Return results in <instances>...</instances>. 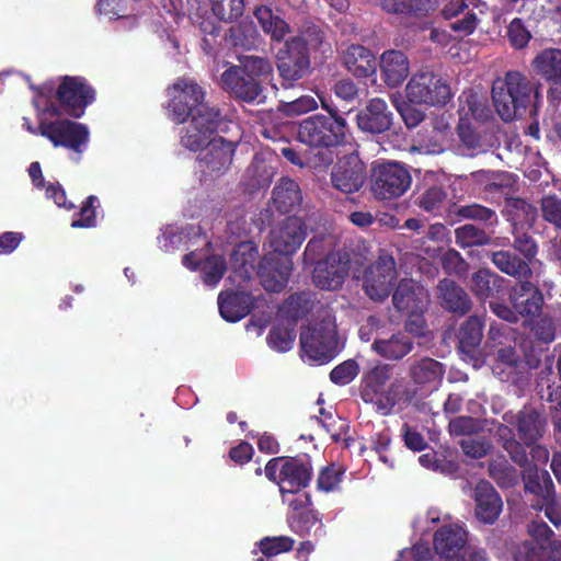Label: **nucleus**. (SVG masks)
I'll list each match as a JSON object with an SVG mask.
<instances>
[{"instance_id": "4be33fe9", "label": "nucleus", "mask_w": 561, "mask_h": 561, "mask_svg": "<svg viewBox=\"0 0 561 561\" xmlns=\"http://www.w3.org/2000/svg\"><path fill=\"white\" fill-rule=\"evenodd\" d=\"M392 119L393 113L387 102L380 98L370 99L356 115L358 128L371 135L388 131L392 126Z\"/></svg>"}, {"instance_id": "4468645a", "label": "nucleus", "mask_w": 561, "mask_h": 561, "mask_svg": "<svg viewBox=\"0 0 561 561\" xmlns=\"http://www.w3.org/2000/svg\"><path fill=\"white\" fill-rule=\"evenodd\" d=\"M366 181L367 167L356 151L340 157L330 173L332 187L343 194L359 192Z\"/></svg>"}, {"instance_id": "338daca9", "label": "nucleus", "mask_w": 561, "mask_h": 561, "mask_svg": "<svg viewBox=\"0 0 561 561\" xmlns=\"http://www.w3.org/2000/svg\"><path fill=\"white\" fill-rule=\"evenodd\" d=\"M318 108L317 99L312 95H301L291 102H285L279 105V110L287 116H299Z\"/></svg>"}, {"instance_id": "49530a36", "label": "nucleus", "mask_w": 561, "mask_h": 561, "mask_svg": "<svg viewBox=\"0 0 561 561\" xmlns=\"http://www.w3.org/2000/svg\"><path fill=\"white\" fill-rule=\"evenodd\" d=\"M275 175V169L264 159H254L248 167L244 184L249 191L255 192L268 187Z\"/></svg>"}, {"instance_id": "bf43d9fd", "label": "nucleus", "mask_w": 561, "mask_h": 561, "mask_svg": "<svg viewBox=\"0 0 561 561\" xmlns=\"http://www.w3.org/2000/svg\"><path fill=\"white\" fill-rule=\"evenodd\" d=\"M344 473L345 470L335 463L324 466L318 473L317 489L325 493L336 491Z\"/></svg>"}, {"instance_id": "69168bd1", "label": "nucleus", "mask_w": 561, "mask_h": 561, "mask_svg": "<svg viewBox=\"0 0 561 561\" xmlns=\"http://www.w3.org/2000/svg\"><path fill=\"white\" fill-rule=\"evenodd\" d=\"M359 366L355 359H346L330 373V380L337 386L351 383L358 375Z\"/></svg>"}, {"instance_id": "58836bf2", "label": "nucleus", "mask_w": 561, "mask_h": 561, "mask_svg": "<svg viewBox=\"0 0 561 561\" xmlns=\"http://www.w3.org/2000/svg\"><path fill=\"white\" fill-rule=\"evenodd\" d=\"M444 375V365L431 357L414 360L409 367L410 378L420 386L435 385L443 379Z\"/></svg>"}, {"instance_id": "5701e85b", "label": "nucleus", "mask_w": 561, "mask_h": 561, "mask_svg": "<svg viewBox=\"0 0 561 561\" xmlns=\"http://www.w3.org/2000/svg\"><path fill=\"white\" fill-rule=\"evenodd\" d=\"M511 305L525 321L542 312L545 299L542 291L530 280L525 278L510 291Z\"/></svg>"}, {"instance_id": "f8f14e48", "label": "nucleus", "mask_w": 561, "mask_h": 561, "mask_svg": "<svg viewBox=\"0 0 561 561\" xmlns=\"http://www.w3.org/2000/svg\"><path fill=\"white\" fill-rule=\"evenodd\" d=\"M407 98L413 104L444 106L451 99L449 85L431 71H420L407 84Z\"/></svg>"}, {"instance_id": "72a5a7b5", "label": "nucleus", "mask_w": 561, "mask_h": 561, "mask_svg": "<svg viewBox=\"0 0 561 561\" xmlns=\"http://www.w3.org/2000/svg\"><path fill=\"white\" fill-rule=\"evenodd\" d=\"M524 488L541 501H550L556 496L553 481L547 470H541L537 465H528L522 474Z\"/></svg>"}, {"instance_id": "ddd939ff", "label": "nucleus", "mask_w": 561, "mask_h": 561, "mask_svg": "<svg viewBox=\"0 0 561 561\" xmlns=\"http://www.w3.org/2000/svg\"><path fill=\"white\" fill-rule=\"evenodd\" d=\"M502 419L515 430L517 437L526 445L541 442L548 431L545 410L533 404H525L518 411L510 410Z\"/></svg>"}, {"instance_id": "c756f323", "label": "nucleus", "mask_w": 561, "mask_h": 561, "mask_svg": "<svg viewBox=\"0 0 561 561\" xmlns=\"http://www.w3.org/2000/svg\"><path fill=\"white\" fill-rule=\"evenodd\" d=\"M308 237V226L300 217L289 216L271 230L270 245H301Z\"/></svg>"}, {"instance_id": "7c9ffc66", "label": "nucleus", "mask_w": 561, "mask_h": 561, "mask_svg": "<svg viewBox=\"0 0 561 561\" xmlns=\"http://www.w3.org/2000/svg\"><path fill=\"white\" fill-rule=\"evenodd\" d=\"M253 305L251 294L245 291L220 293L218 308L220 316L229 322H238L247 317Z\"/></svg>"}, {"instance_id": "9d476101", "label": "nucleus", "mask_w": 561, "mask_h": 561, "mask_svg": "<svg viewBox=\"0 0 561 561\" xmlns=\"http://www.w3.org/2000/svg\"><path fill=\"white\" fill-rule=\"evenodd\" d=\"M39 135L47 138L54 147H62L81 154L89 141V129L84 124L67 118L42 121Z\"/></svg>"}, {"instance_id": "13d9d810", "label": "nucleus", "mask_w": 561, "mask_h": 561, "mask_svg": "<svg viewBox=\"0 0 561 561\" xmlns=\"http://www.w3.org/2000/svg\"><path fill=\"white\" fill-rule=\"evenodd\" d=\"M257 32L250 25L238 24L229 28V43L236 48L251 50L256 46Z\"/></svg>"}, {"instance_id": "680f3d73", "label": "nucleus", "mask_w": 561, "mask_h": 561, "mask_svg": "<svg viewBox=\"0 0 561 561\" xmlns=\"http://www.w3.org/2000/svg\"><path fill=\"white\" fill-rule=\"evenodd\" d=\"M456 242L458 245H485L489 243V237L483 229L474 225H463L455 230Z\"/></svg>"}, {"instance_id": "393cba45", "label": "nucleus", "mask_w": 561, "mask_h": 561, "mask_svg": "<svg viewBox=\"0 0 561 561\" xmlns=\"http://www.w3.org/2000/svg\"><path fill=\"white\" fill-rule=\"evenodd\" d=\"M304 202L302 191L298 182L288 176H282L272 191L271 205L282 215L297 213Z\"/></svg>"}, {"instance_id": "37998d69", "label": "nucleus", "mask_w": 561, "mask_h": 561, "mask_svg": "<svg viewBox=\"0 0 561 561\" xmlns=\"http://www.w3.org/2000/svg\"><path fill=\"white\" fill-rule=\"evenodd\" d=\"M381 9L402 18H422L433 9L431 0H381Z\"/></svg>"}, {"instance_id": "cd10ccee", "label": "nucleus", "mask_w": 561, "mask_h": 561, "mask_svg": "<svg viewBox=\"0 0 561 561\" xmlns=\"http://www.w3.org/2000/svg\"><path fill=\"white\" fill-rule=\"evenodd\" d=\"M345 68L358 79L367 78L376 73L377 59L367 47L353 44L348 46L342 56Z\"/></svg>"}, {"instance_id": "2eb2a0df", "label": "nucleus", "mask_w": 561, "mask_h": 561, "mask_svg": "<svg viewBox=\"0 0 561 561\" xmlns=\"http://www.w3.org/2000/svg\"><path fill=\"white\" fill-rule=\"evenodd\" d=\"M220 111H210L206 114H195L190 124L183 128L180 137L181 145L190 151L196 152L207 147L213 140V135L217 130H224L227 125Z\"/></svg>"}, {"instance_id": "c85d7f7f", "label": "nucleus", "mask_w": 561, "mask_h": 561, "mask_svg": "<svg viewBox=\"0 0 561 561\" xmlns=\"http://www.w3.org/2000/svg\"><path fill=\"white\" fill-rule=\"evenodd\" d=\"M467 543L466 530L455 524L444 525L435 531L434 549L442 558L457 557Z\"/></svg>"}, {"instance_id": "bb28decb", "label": "nucleus", "mask_w": 561, "mask_h": 561, "mask_svg": "<svg viewBox=\"0 0 561 561\" xmlns=\"http://www.w3.org/2000/svg\"><path fill=\"white\" fill-rule=\"evenodd\" d=\"M380 71L387 87L398 88L410 73L409 58L400 50H386L380 57Z\"/></svg>"}, {"instance_id": "6e6d98bb", "label": "nucleus", "mask_w": 561, "mask_h": 561, "mask_svg": "<svg viewBox=\"0 0 561 561\" xmlns=\"http://www.w3.org/2000/svg\"><path fill=\"white\" fill-rule=\"evenodd\" d=\"M214 15L222 22H233L244 12V0H210Z\"/></svg>"}, {"instance_id": "412c9836", "label": "nucleus", "mask_w": 561, "mask_h": 561, "mask_svg": "<svg viewBox=\"0 0 561 561\" xmlns=\"http://www.w3.org/2000/svg\"><path fill=\"white\" fill-rule=\"evenodd\" d=\"M313 476V466L309 455L287 456L282 467L279 490L282 493H298L307 488Z\"/></svg>"}, {"instance_id": "a211bd4d", "label": "nucleus", "mask_w": 561, "mask_h": 561, "mask_svg": "<svg viewBox=\"0 0 561 561\" xmlns=\"http://www.w3.org/2000/svg\"><path fill=\"white\" fill-rule=\"evenodd\" d=\"M237 146V140L214 137L206 147L205 153L198 158V168L203 179H215L225 174L232 163Z\"/></svg>"}, {"instance_id": "c03bdc74", "label": "nucleus", "mask_w": 561, "mask_h": 561, "mask_svg": "<svg viewBox=\"0 0 561 561\" xmlns=\"http://www.w3.org/2000/svg\"><path fill=\"white\" fill-rule=\"evenodd\" d=\"M536 342L545 345L551 344L558 332V321L549 312H540L534 318L524 321Z\"/></svg>"}, {"instance_id": "864d4df0", "label": "nucleus", "mask_w": 561, "mask_h": 561, "mask_svg": "<svg viewBox=\"0 0 561 561\" xmlns=\"http://www.w3.org/2000/svg\"><path fill=\"white\" fill-rule=\"evenodd\" d=\"M486 420L460 415L453 417L448 423V432L451 436H473L482 433Z\"/></svg>"}, {"instance_id": "9b49d317", "label": "nucleus", "mask_w": 561, "mask_h": 561, "mask_svg": "<svg viewBox=\"0 0 561 561\" xmlns=\"http://www.w3.org/2000/svg\"><path fill=\"white\" fill-rule=\"evenodd\" d=\"M297 249L282 251L279 248H273L262 257L257 275L267 291L279 293L287 286L294 267L293 255Z\"/></svg>"}, {"instance_id": "5fc2aeb1", "label": "nucleus", "mask_w": 561, "mask_h": 561, "mask_svg": "<svg viewBox=\"0 0 561 561\" xmlns=\"http://www.w3.org/2000/svg\"><path fill=\"white\" fill-rule=\"evenodd\" d=\"M416 396V390L411 388L404 380L394 379L386 391V404L382 408L391 410L398 403H411Z\"/></svg>"}, {"instance_id": "0eeeda50", "label": "nucleus", "mask_w": 561, "mask_h": 561, "mask_svg": "<svg viewBox=\"0 0 561 561\" xmlns=\"http://www.w3.org/2000/svg\"><path fill=\"white\" fill-rule=\"evenodd\" d=\"M412 184L410 171L401 163L387 161L376 163L371 168L370 190L379 201H391L401 197Z\"/></svg>"}, {"instance_id": "423d86ee", "label": "nucleus", "mask_w": 561, "mask_h": 561, "mask_svg": "<svg viewBox=\"0 0 561 561\" xmlns=\"http://www.w3.org/2000/svg\"><path fill=\"white\" fill-rule=\"evenodd\" d=\"M171 99L168 104L172 121L183 124L195 114H206L210 111H220L205 103V91L195 81L180 78L170 89Z\"/></svg>"}, {"instance_id": "6ab92c4d", "label": "nucleus", "mask_w": 561, "mask_h": 561, "mask_svg": "<svg viewBox=\"0 0 561 561\" xmlns=\"http://www.w3.org/2000/svg\"><path fill=\"white\" fill-rule=\"evenodd\" d=\"M182 263L186 268L199 272L202 282L208 287H216L227 272L225 256L211 254L204 248L185 254Z\"/></svg>"}, {"instance_id": "c9c22d12", "label": "nucleus", "mask_w": 561, "mask_h": 561, "mask_svg": "<svg viewBox=\"0 0 561 561\" xmlns=\"http://www.w3.org/2000/svg\"><path fill=\"white\" fill-rule=\"evenodd\" d=\"M484 321L481 317L473 314L461 323L457 332L459 350L472 356L479 348L483 339Z\"/></svg>"}, {"instance_id": "f3484780", "label": "nucleus", "mask_w": 561, "mask_h": 561, "mask_svg": "<svg viewBox=\"0 0 561 561\" xmlns=\"http://www.w3.org/2000/svg\"><path fill=\"white\" fill-rule=\"evenodd\" d=\"M503 215L512 224L515 242L513 245H537V241L529 234L537 218L536 206L520 197H505Z\"/></svg>"}, {"instance_id": "de8ad7c7", "label": "nucleus", "mask_w": 561, "mask_h": 561, "mask_svg": "<svg viewBox=\"0 0 561 561\" xmlns=\"http://www.w3.org/2000/svg\"><path fill=\"white\" fill-rule=\"evenodd\" d=\"M453 214L460 219L479 221L488 226L496 225L497 214L494 209L478 203L455 205Z\"/></svg>"}, {"instance_id": "1a4fd4ad", "label": "nucleus", "mask_w": 561, "mask_h": 561, "mask_svg": "<svg viewBox=\"0 0 561 561\" xmlns=\"http://www.w3.org/2000/svg\"><path fill=\"white\" fill-rule=\"evenodd\" d=\"M299 342L302 356L320 364L329 363L337 354V333L329 320L301 330Z\"/></svg>"}, {"instance_id": "aec40b11", "label": "nucleus", "mask_w": 561, "mask_h": 561, "mask_svg": "<svg viewBox=\"0 0 561 561\" xmlns=\"http://www.w3.org/2000/svg\"><path fill=\"white\" fill-rule=\"evenodd\" d=\"M474 517L483 525H493L503 511V500L493 484L484 479L478 481L472 491Z\"/></svg>"}, {"instance_id": "4d7b16f0", "label": "nucleus", "mask_w": 561, "mask_h": 561, "mask_svg": "<svg viewBox=\"0 0 561 561\" xmlns=\"http://www.w3.org/2000/svg\"><path fill=\"white\" fill-rule=\"evenodd\" d=\"M295 546V540L288 536H274L263 537L259 542L257 547L261 553L266 558L271 559L280 553L289 552Z\"/></svg>"}, {"instance_id": "6e6552de", "label": "nucleus", "mask_w": 561, "mask_h": 561, "mask_svg": "<svg viewBox=\"0 0 561 561\" xmlns=\"http://www.w3.org/2000/svg\"><path fill=\"white\" fill-rule=\"evenodd\" d=\"M276 68L284 88L293 87L295 82L310 72V56L305 38L295 36L286 41L276 54Z\"/></svg>"}, {"instance_id": "09e8293b", "label": "nucleus", "mask_w": 561, "mask_h": 561, "mask_svg": "<svg viewBox=\"0 0 561 561\" xmlns=\"http://www.w3.org/2000/svg\"><path fill=\"white\" fill-rule=\"evenodd\" d=\"M488 473L501 489L513 488L518 482V472L516 468L504 457L490 461L488 465Z\"/></svg>"}, {"instance_id": "8fccbe9b", "label": "nucleus", "mask_w": 561, "mask_h": 561, "mask_svg": "<svg viewBox=\"0 0 561 561\" xmlns=\"http://www.w3.org/2000/svg\"><path fill=\"white\" fill-rule=\"evenodd\" d=\"M522 363L523 360L515 346H502L495 353L493 373L504 379V375L516 373Z\"/></svg>"}, {"instance_id": "e433bc0d", "label": "nucleus", "mask_w": 561, "mask_h": 561, "mask_svg": "<svg viewBox=\"0 0 561 561\" xmlns=\"http://www.w3.org/2000/svg\"><path fill=\"white\" fill-rule=\"evenodd\" d=\"M413 341L404 333L398 332L389 339L375 340L371 347L381 357L400 360L413 350Z\"/></svg>"}, {"instance_id": "39448f33", "label": "nucleus", "mask_w": 561, "mask_h": 561, "mask_svg": "<svg viewBox=\"0 0 561 561\" xmlns=\"http://www.w3.org/2000/svg\"><path fill=\"white\" fill-rule=\"evenodd\" d=\"M56 102H49L44 112L59 117L66 114L73 118L83 116L85 108L95 100V90L88 80L80 76L60 78L55 95Z\"/></svg>"}, {"instance_id": "473e14b6", "label": "nucleus", "mask_w": 561, "mask_h": 561, "mask_svg": "<svg viewBox=\"0 0 561 561\" xmlns=\"http://www.w3.org/2000/svg\"><path fill=\"white\" fill-rule=\"evenodd\" d=\"M287 524L293 533L302 538L308 536L322 538L327 534L321 515L314 508L306 512H290L287 515Z\"/></svg>"}, {"instance_id": "774afa93", "label": "nucleus", "mask_w": 561, "mask_h": 561, "mask_svg": "<svg viewBox=\"0 0 561 561\" xmlns=\"http://www.w3.org/2000/svg\"><path fill=\"white\" fill-rule=\"evenodd\" d=\"M541 211L543 219L553 224L561 233V199L556 194L542 197Z\"/></svg>"}, {"instance_id": "0e129e2a", "label": "nucleus", "mask_w": 561, "mask_h": 561, "mask_svg": "<svg viewBox=\"0 0 561 561\" xmlns=\"http://www.w3.org/2000/svg\"><path fill=\"white\" fill-rule=\"evenodd\" d=\"M514 561H547L546 547L536 541L519 543L513 554Z\"/></svg>"}, {"instance_id": "ea45409f", "label": "nucleus", "mask_w": 561, "mask_h": 561, "mask_svg": "<svg viewBox=\"0 0 561 561\" xmlns=\"http://www.w3.org/2000/svg\"><path fill=\"white\" fill-rule=\"evenodd\" d=\"M472 291L481 299L494 297L504 289L505 279L499 274L488 270L481 268L472 274Z\"/></svg>"}, {"instance_id": "dca6fc26", "label": "nucleus", "mask_w": 561, "mask_h": 561, "mask_svg": "<svg viewBox=\"0 0 561 561\" xmlns=\"http://www.w3.org/2000/svg\"><path fill=\"white\" fill-rule=\"evenodd\" d=\"M397 276L393 256L380 254L364 272V289L367 296L376 301L385 300L390 295Z\"/></svg>"}, {"instance_id": "f03ea898", "label": "nucleus", "mask_w": 561, "mask_h": 561, "mask_svg": "<svg viewBox=\"0 0 561 561\" xmlns=\"http://www.w3.org/2000/svg\"><path fill=\"white\" fill-rule=\"evenodd\" d=\"M491 95L496 113L508 123L537 114L540 84L519 70H507L494 79Z\"/></svg>"}, {"instance_id": "3c124183", "label": "nucleus", "mask_w": 561, "mask_h": 561, "mask_svg": "<svg viewBox=\"0 0 561 561\" xmlns=\"http://www.w3.org/2000/svg\"><path fill=\"white\" fill-rule=\"evenodd\" d=\"M295 339L296 325L289 322L274 324L267 334L268 345L278 352L289 351Z\"/></svg>"}, {"instance_id": "f257e3e1", "label": "nucleus", "mask_w": 561, "mask_h": 561, "mask_svg": "<svg viewBox=\"0 0 561 561\" xmlns=\"http://www.w3.org/2000/svg\"><path fill=\"white\" fill-rule=\"evenodd\" d=\"M238 64L225 62L219 87L232 100L250 105L266 101L265 84L273 79L274 67L267 57L238 55Z\"/></svg>"}, {"instance_id": "a18cd8bd", "label": "nucleus", "mask_w": 561, "mask_h": 561, "mask_svg": "<svg viewBox=\"0 0 561 561\" xmlns=\"http://www.w3.org/2000/svg\"><path fill=\"white\" fill-rule=\"evenodd\" d=\"M492 261L501 272L510 276L519 279L531 276V270L525 259L510 250L494 252Z\"/></svg>"}, {"instance_id": "e2e57ef3", "label": "nucleus", "mask_w": 561, "mask_h": 561, "mask_svg": "<svg viewBox=\"0 0 561 561\" xmlns=\"http://www.w3.org/2000/svg\"><path fill=\"white\" fill-rule=\"evenodd\" d=\"M546 401L550 403L549 415L554 433L561 434V382L553 381L547 387Z\"/></svg>"}, {"instance_id": "a878e982", "label": "nucleus", "mask_w": 561, "mask_h": 561, "mask_svg": "<svg viewBox=\"0 0 561 561\" xmlns=\"http://www.w3.org/2000/svg\"><path fill=\"white\" fill-rule=\"evenodd\" d=\"M440 306L448 312L465 316L472 309V300L468 293L455 280L443 278L437 285Z\"/></svg>"}, {"instance_id": "603ef678", "label": "nucleus", "mask_w": 561, "mask_h": 561, "mask_svg": "<svg viewBox=\"0 0 561 561\" xmlns=\"http://www.w3.org/2000/svg\"><path fill=\"white\" fill-rule=\"evenodd\" d=\"M391 369L388 364H378L365 373L363 377L365 391H370L373 394L383 393L391 377Z\"/></svg>"}, {"instance_id": "20e7f679", "label": "nucleus", "mask_w": 561, "mask_h": 561, "mask_svg": "<svg viewBox=\"0 0 561 561\" xmlns=\"http://www.w3.org/2000/svg\"><path fill=\"white\" fill-rule=\"evenodd\" d=\"M350 134L351 128L345 117L318 113L299 123L297 138L310 148L331 149L345 145Z\"/></svg>"}, {"instance_id": "a19ab883", "label": "nucleus", "mask_w": 561, "mask_h": 561, "mask_svg": "<svg viewBox=\"0 0 561 561\" xmlns=\"http://www.w3.org/2000/svg\"><path fill=\"white\" fill-rule=\"evenodd\" d=\"M533 67L537 73L554 84L561 82V49L546 48L533 60Z\"/></svg>"}, {"instance_id": "4c0bfd02", "label": "nucleus", "mask_w": 561, "mask_h": 561, "mask_svg": "<svg viewBox=\"0 0 561 561\" xmlns=\"http://www.w3.org/2000/svg\"><path fill=\"white\" fill-rule=\"evenodd\" d=\"M263 32L273 42H282L290 33L289 24L268 5H259L253 12Z\"/></svg>"}, {"instance_id": "2f4dec72", "label": "nucleus", "mask_w": 561, "mask_h": 561, "mask_svg": "<svg viewBox=\"0 0 561 561\" xmlns=\"http://www.w3.org/2000/svg\"><path fill=\"white\" fill-rule=\"evenodd\" d=\"M161 231L162 233L158 239L164 245H186L188 243L213 245L199 225L178 226L170 224L165 225Z\"/></svg>"}, {"instance_id": "b1692460", "label": "nucleus", "mask_w": 561, "mask_h": 561, "mask_svg": "<svg viewBox=\"0 0 561 561\" xmlns=\"http://www.w3.org/2000/svg\"><path fill=\"white\" fill-rule=\"evenodd\" d=\"M392 304L396 310L402 314L426 310L428 295L424 287L415 280L402 278L392 294Z\"/></svg>"}, {"instance_id": "f704fd0d", "label": "nucleus", "mask_w": 561, "mask_h": 561, "mask_svg": "<svg viewBox=\"0 0 561 561\" xmlns=\"http://www.w3.org/2000/svg\"><path fill=\"white\" fill-rule=\"evenodd\" d=\"M414 205L428 216H443L447 210L448 193L443 185H431L414 198Z\"/></svg>"}, {"instance_id": "79ce46f5", "label": "nucleus", "mask_w": 561, "mask_h": 561, "mask_svg": "<svg viewBox=\"0 0 561 561\" xmlns=\"http://www.w3.org/2000/svg\"><path fill=\"white\" fill-rule=\"evenodd\" d=\"M313 308L312 294L310 291H298L291 294L282 305L280 314L291 324H297Z\"/></svg>"}, {"instance_id": "052dcab7", "label": "nucleus", "mask_w": 561, "mask_h": 561, "mask_svg": "<svg viewBox=\"0 0 561 561\" xmlns=\"http://www.w3.org/2000/svg\"><path fill=\"white\" fill-rule=\"evenodd\" d=\"M321 417H317L318 423L322 425L328 434H330L334 443L342 440V434L348 430V424L340 416H335L332 412L320 409Z\"/></svg>"}, {"instance_id": "7ed1b4c3", "label": "nucleus", "mask_w": 561, "mask_h": 561, "mask_svg": "<svg viewBox=\"0 0 561 561\" xmlns=\"http://www.w3.org/2000/svg\"><path fill=\"white\" fill-rule=\"evenodd\" d=\"M317 248H305L302 260L305 265H314L313 284L323 290H336L342 287L350 272L354 275L360 271L368 260L369 248H343L330 251L324 257L314 262Z\"/></svg>"}]
</instances>
